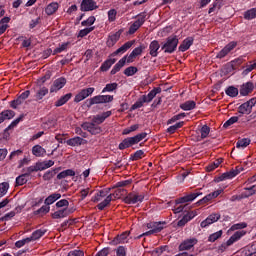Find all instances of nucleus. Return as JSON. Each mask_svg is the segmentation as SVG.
Returning a JSON list of instances; mask_svg holds the SVG:
<instances>
[{
  "instance_id": "nucleus-56",
  "label": "nucleus",
  "mask_w": 256,
  "mask_h": 256,
  "mask_svg": "<svg viewBox=\"0 0 256 256\" xmlns=\"http://www.w3.org/2000/svg\"><path fill=\"white\" fill-rule=\"evenodd\" d=\"M70 42L62 43L58 48L53 50V55H57L58 53H63V51H67V47H69Z\"/></svg>"
},
{
  "instance_id": "nucleus-3",
  "label": "nucleus",
  "mask_w": 256,
  "mask_h": 256,
  "mask_svg": "<svg viewBox=\"0 0 256 256\" xmlns=\"http://www.w3.org/2000/svg\"><path fill=\"white\" fill-rule=\"evenodd\" d=\"M113 95H97L90 99H87L84 103L85 107L91 109L93 105H99L103 103H111L113 101Z\"/></svg>"
},
{
  "instance_id": "nucleus-39",
  "label": "nucleus",
  "mask_w": 256,
  "mask_h": 256,
  "mask_svg": "<svg viewBox=\"0 0 256 256\" xmlns=\"http://www.w3.org/2000/svg\"><path fill=\"white\" fill-rule=\"evenodd\" d=\"M249 145H251V139L249 138H243L236 142L237 149H245V147H249Z\"/></svg>"
},
{
  "instance_id": "nucleus-22",
  "label": "nucleus",
  "mask_w": 256,
  "mask_h": 256,
  "mask_svg": "<svg viewBox=\"0 0 256 256\" xmlns=\"http://www.w3.org/2000/svg\"><path fill=\"white\" fill-rule=\"evenodd\" d=\"M127 63V56L122 57L112 68L110 71V74L117 75L119 71H121L122 67H125V64Z\"/></svg>"
},
{
  "instance_id": "nucleus-37",
  "label": "nucleus",
  "mask_w": 256,
  "mask_h": 256,
  "mask_svg": "<svg viewBox=\"0 0 256 256\" xmlns=\"http://www.w3.org/2000/svg\"><path fill=\"white\" fill-rule=\"evenodd\" d=\"M147 103V98L145 95H142L132 106L131 111H135V109H141L143 107V104Z\"/></svg>"
},
{
  "instance_id": "nucleus-54",
  "label": "nucleus",
  "mask_w": 256,
  "mask_h": 256,
  "mask_svg": "<svg viewBox=\"0 0 256 256\" xmlns=\"http://www.w3.org/2000/svg\"><path fill=\"white\" fill-rule=\"evenodd\" d=\"M237 121H239V117L238 116H232L230 119H228L223 124V128L224 129H229V127H231V125H235V123H237Z\"/></svg>"
},
{
  "instance_id": "nucleus-41",
  "label": "nucleus",
  "mask_w": 256,
  "mask_h": 256,
  "mask_svg": "<svg viewBox=\"0 0 256 256\" xmlns=\"http://www.w3.org/2000/svg\"><path fill=\"white\" fill-rule=\"evenodd\" d=\"M225 93L228 97H237V95H239V89L235 86H228L225 89Z\"/></svg>"
},
{
  "instance_id": "nucleus-59",
  "label": "nucleus",
  "mask_w": 256,
  "mask_h": 256,
  "mask_svg": "<svg viewBox=\"0 0 256 256\" xmlns=\"http://www.w3.org/2000/svg\"><path fill=\"white\" fill-rule=\"evenodd\" d=\"M250 64H247L246 65V69L243 70L242 72V75L245 77L247 76L248 74L251 73V71H253L254 69H256V61L253 63V62H249ZM253 63V64H251Z\"/></svg>"
},
{
  "instance_id": "nucleus-6",
  "label": "nucleus",
  "mask_w": 256,
  "mask_h": 256,
  "mask_svg": "<svg viewBox=\"0 0 256 256\" xmlns=\"http://www.w3.org/2000/svg\"><path fill=\"white\" fill-rule=\"evenodd\" d=\"M242 171H244L243 166H236L235 169H232V170L225 172L222 175L218 176L215 179V182L221 183V181H227V179H233V178L237 177V175H239V173H241Z\"/></svg>"
},
{
  "instance_id": "nucleus-29",
  "label": "nucleus",
  "mask_w": 256,
  "mask_h": 256,
  "mask_svg": "<svg viewBox=\"0 0 256 256\" xmlns=\"http://www.w3.org/2000/svg\"><path fill=\"white\" fill-rule=\"evenodd\" d=\"M197 107V103L193 100H188L180 105V109L183 111H193Z\"/></svg>"
},
{
  "instance_id": "nucleus-28",
  "label": "nucleus",
  "mask_w": 256,
  "mask_h": 256,
  "mask_svg": "<svg viewBox=\"0 0 256 256\" xmlns=\"http://www.w3.org/2000/svg\"><path fill=\"white\" fill-rule=\"evenodd\" d=\"M130 232H123L122 234L116 236L112 243L113 245H119V243H127V237H129Z\"/></svg>"
},
{
  "instance_id": "nucleus-16",
  "label": "nucleus",
  "mask_w": 256,
  "mask_h": 256,
  "mask_svg": "<svg viewBox=\"0 0 256 256\" xmlns=\"http://www.w3.org/2000/svg\"><path fill=\"white\" fill-rule=\"evenodd\" d=\"M99 6H97V2L94 0H82L80 10L81 11H95V9H98Z\"/></svg>"
},
{
  "instance_id": "nucleus-13",
  "label": "nucleus",
  "mask_w": 256,
  "mask_h": 256,
  "mask_svg": "<svg viewBox=\"0 0 256 256\" xmlns=\"http://www.w3.org/2000/svg\"><path fill=\"white\" fill-rule=\"evenodd\" d=\"M65 85H67V79L65 77L57 78L50 87V93H57V91H61Z\"/></svg>"
},
{
  "instance_id": "nucleus-60",
  "label": "nucleus",
  "mask_w": 256,
  "mask_h": 256,
  "mask_svg": "<svg viewBox=\"0 0 256 256\" xmlns=\"http://www.w3.org/2000/svg\"><path fill=\"white\" fill-rule=\"evenodd\" d=\"M39 165H40V170L45 171V169H49V167H53L55 165V161L46 160L44 162H41Z\"/></svg>"
},
{
  "instance_id": "nucleus-27",
  "label": "nucleus",
  "mask_w": 256,
  "mask_h": 256,
  "mask_svg": "<svg viewBox=\"0 0 256 256\" xmlns=\"http://www.w3.org/2000/svg\"><path fill=\"white\" fill-rule=\"evenodd\" d=\"M47 153V150L43 148L41 145H35L32 147V154L35 157H45V154Z\"/></svg>"
},
{
  "instance_id": "nucleus-51",
  "label": "nucleus",
  "mask_w": 256,
  "mask_h": 256,
  "mask_svg": "<svg viewBox=\"0 0 256 256\" xmlns=\"http://www.w3.org/2000/svg\"><path fill=\"white\" fill-rule=\"evenodd\" d=\"M57 171H58L57 169L46 171L45 174L43 175V180L51 181V179L54 178L55 175H57Z\"/></svg>"
},
{
  "instance_id": "nucleus-33",
  "label": "nucleus",
  "mask_w": 256,
  "mask_h": 256,
  "mask_svg": "<svg viewBox=\"0 0 256 256\" xmlns=\"http://www.w3.org/2000/svg\"><path fill=\"white\" fill-rule=\"evenodd\" d=\"M71 97H73L72 93H67L64 96H61L60 99L55 102V107H63V105H65V103H67Z\"/></svg>"
},
{
  "instance_id": "nucleus-48",
  "label": "nucleus",
  "mask_w": 256,
  "mask_h": 256,
  "mask_svg": "<svg viewBox=\"0 0 256 256\" xmlns=\"http://www.w3.org/2000/svg\"><path fill=\"white\" fill-rule=\"evenodd\" d=\"M49 211H51V207H49L48 205L45 204L38 210L34 211V215H40V217H43V215H47V213H49Z\"/></svg>"
},
{
  "instance_id": "nucleus-31",
  "label": "nucleus",
  "mask_w": 256,
  "mask_h": 256,
  "mask_svg": "<svg viewBox=\"0 0 256 256\" xmlns=\"http://www.w3.org/2000/svg\"><path fill=\"white\" fill-rule=\"evenodd\" d=\"M60 197H61V193H53L44 200V203L49 207V205H53L55 201H59Z\"/></svg>"
},
{
  "instance_id": "nucleus-49",
  "label": "nucleus",
  "mask_w": 256,
  "mask_h": 256,
  "mask_svg": "<svg viewBox=\"0 0 256 256\" xmlns=\"http://www.w3.org/2000/svg\"><path fill=\"white\" fill-rule=\"evenodd\" d=\"M183 125H185L184 121L177 122L176 124L168 127L167 133H169L170 135H173V133H175V131H177V129H181V127H183Z\"/></svg>"
},
{
  "instance_id": "nucleus-21",
  "label": "nucleus",
  "mask_w": 256,
  "mask_h": 256,
  "mask_svg": "<svg viewBox=\"0 0 256 256\" xmlns=\"http://www.w3.org/2000/svg\"><path fill=\"white\" fill-rule=\"evenodd\" d=\"M159 49H161L159 41L153 40L149 44V55H151L152 57H157L159 55Z\"/></svg>"
},
{
  "instance_id": "nucleus-35",
  "label": "nucleus",
  "mask_w": 256,
  "mask_h": 256,
  "mask_svg": "<svg viewBox=\"0 0 256 256\" xmlns=\"http://www.w3.org/2000/svg\"><path fill=\"white\" fill-rule=\"evenodd\" d=\"M46 233H47V230L38 229L32 233L31 237H28V238L30 239V242L37 241V239H41V237H43V235H45Z\"/></svg>"
},
{
  "instance_id": "nucleus-14",
  "label": "nucleus",
  "mask_w": 256,
  "mask_h": 256,
  "mask_svg": "<svg viewBox=\"0 0 256 256\" xmlns=\"http://www.w3.org/2000/svg\"><path fill=\"white\" fill-rule=\"evenodd\" d=\"M197 243L198 240L196 238L186 239L179 245V251H189L193 249Z\"/></svg>"
},
{
  "instance_id": "nucleus-24",
  "label": "nucleus",
  "mask_w": 256,
  "mask_h": 256,
  "mask_svg": "<svg viewBox=\"0 0 256 256\" xmlns=\"http://www.w3.org/2000/svg\"><path fill=\"white\" fill-rule=\"evenodd\" d=\"M13 117H15V111H13V110H3L0 113V125H1V123L5 122L7 120L13 119Z\"/></svg>"
},
{
  "instance_id": "nucleus-19",
  "label": "nucleus",
  "mask_w": 256,
  "mask_h": 256,
  "mask_svg": "<svg viewBox=\"0 0 256 256\" xmlns=\"http://www.w3.org/2000/svg\"><path fill=\"white\" fill-rule=\"evenodd\" d=\"M86 143H87V140L79 136L70 138L66 141V144L69 145V147H81V145H85Z\"/></svg>"
},
{
  "instance_id": "nucleus-20",
  "label": "nucleus",
  "mask_w": 256,
  "mask_h": 256,
  "mask_svg": "<svg viewBox=\"0 0 256 256\" xmlns=\"http://www.w3.org/2000/svg\"><path fill=\"white\" fill-rule=\"evenodd\" d=\"M135 44V41H128L124 43L120 48H118L116 51L112 53V57H116V55H122L123 53H126L128 49H131L133 45Z\"/></svg>"
},
{
  "instance_id": "nucleus-47",
  "label": "nucleus",
  "mask_w": 256,
  "mask_h": 256,
  "mask_svg": "<svg viewBox=\"0 0 256 256\" xmlns=\"http://www.w3.org/2000/svg\"><path fill=\"white\" fill-rule=\"evenodd\" d=\"M145 157V152L143 150H137L135 153L130 155V161H139Z\"/></svg>"
},
{
  "instance_id": "nucleus-61",
  "label": "nucleus",
  "mask_w": 256,
  "mask_h": 256,
  "mask_svg": "<svg viewBox=\"0 0 256 256\" xmlns=\"http://www.w3.org/2000/svg\"><path fill=\"white\" fill-rule=\"evenodd\" d=\"M223 7V3L219 2V0H216L212 3L211 7L208 10V14L211 15V13L215 12V9H221Z\"/></svg>"
},
{
  "instance_id": "nucleus-43",
  "label": "nucleus",
  "mask_w": 256,
  "mask_h": 256,
  "mask_svg": "<svg viewBox=\"0 0 256 256\" xmlns=\"http://www.w3.org/2000/svg\"><path fill=\"white\" fill-rule=\"evenodd\" d=\"M27 181H29V177L27 176V174L26 173L21 174L18 177H16V186L21 187L25 185Z\"/></svg>"
},
{
  "instance_id": "nucleus-52",
  "label": "nucleus",
  "mask_w": 256,
  "mask_h": 256,
  "mask_svg": "<svg viewBox=\"0 0 256 256\" xmlns=\"http://www.w3.org/2000/svg\"><path fill=\"white\" fill-rule=\"evenodd\" d=\"M222 235H223V230H220V231H217V232L211 234L208 237L209 243H215L217 241V239H221Z\"/></svg>"
},
{
  "instance_id": "nucleus-63",
  "label": "nucleus",
  "mask_w": 256,
  "mask_h": 256,
  "mask_svg": "<svg viewBox=\"0 0 256 256\" xmlns=\"http://www.w3.org/2000/svg\"><path fill=\"white\" fill-rule=\"evenodd\" d=\"M96 21L95 16H90L88 19L81 22L82 27H91Z\"/></svg>"
},
{
  "instance_id": "nucleus-34",
  "label": "nucleus",
  "mask_w": 256,
  "mask_h": 256,
  "mask_svg": "<svg viewBox=\"0 0 256 256\" xmlns=\"http://www.w3.org/2000/svg\"><path fill=\"white\" fill-rule=\"evenodd\" d=\"M59 9V3L57 2H52L50 3L46 9L45 13L46 15H54V13H57V10Z\"/></svg>"
},
{
  "instance_id": "nucleus-1",
  "label": "nucleus",
  "mask_w": 256,
  "mask_h": 256,
  "mask_svg": "<svg viewBox=\"0 0 256 256\" xmlns=\"http://www.w3.org/2000/svg\"><path fill=\"white\" fill-rule=\"evenodd\" d=\"M200 195H203L199 190H195L194 192L187 194L183 197H180L175 200L176 206L172 209L173 213H187L189 211V204L185 203H191L194 199L199 197Z\"/></svg>"
},
{
  "instance_id": "nucleus-32",
  "label": "nucleus",
  "mask_w": 256,
  "mask_h": 256,
  "mask_svg": "<svg viewBox=\"0 0 256 256\" xmlns=\"http://www.w3.org/2000/svg\"><path fill=\"white\" fill-rule=\"evenodd\" d=\"M161 93V87H155L153 90H151L148 95H145L146 102L151 103L153 101L154 97H157Z\"/></svg>"
},
{
  "instance_id": "nucleus-50",
  "label": "nucleus",
  "mask_w": 256,
  "mask_h": 256,
  "mask_svg": "<svg viewBox=\"0 0 256 256\" xmlns=\"http://www.w3.org/2000/svg\"><path fill=\"white\" fill-rule=\"evenodd\" d=\"M25 173L28 177H31V173H36L37 171H41V166L36 164L35 166H29L25 169Z\"/></svg>"
},
{
  "instance_id": "nucleus-55",
  "label": "nucleus",
  "mask_w": 256,
  "mask_h": 256,
  "mask_svg": "<svg viewBox=\"0 0 256 256\" xmlns=\"http://www.w3.org/2000/svg\"><path fill=\"white\" fill-rule=\"evenodd\" d=\"M138 71L139 69H137V67L129 66L124 70V75H126V77H133V75H135V73H137Z\"/></svg>"
},
{
  "instance_id": "nucleus-4",
  "label": "nucleus",
  "mask_w": 256,
  "mask_h": 256,
  "mask_svg": "<svg viewBox=\"0 0 256 256\" xmlns=\"http://www.w3.org/2000/svg\"><path fill=\"white\" fill-rule=\"evenodd\" d=\"M144 200H145V193H139L135 191L128 193L123 198V202L126 205H137V203H143Z\"/></svg>"
},
{
  "instance_id": "nucleus-58",
  "label": "nucleus",
  "mask_w": 256,
  "mask_h": 256,
  "mask_svg": "<svg viewBox=\"0 0 256 256\" xmlns=\"http://www.w3.org/2000/svg\"><path fill=\"white\" fill-rule=\"evenodd\" d=\"M92 31H95V26H92V27H89V28H84V29L79 31L78 37L83 39V37H87V35H89V33H91Z\"/></svg>"
},
{
  "instance_id": "nucleus-18",
  "label": "nucleus",
  "mask_w": 256,
  "mask_h": 256,
  "mask_svg": "<svg viewBox=\"0 0 256 256\" xmlns=\"http://www.w3.org/2000/svg\"><path fill=\"white\" fill-rule=\"evenodd\" d=\"M167 222H150L147 224V229H151L154 233H161L162 229H165Z\"/></svg>"
},
{
  "instance_id": "nucleus-53",
  "label": "nucleus",
  "mask_w": 256,
  "mask_h": 256,
  "mask_svg": "<svg viewBox=\"0 0 256 256\" xmlns=\"http://www.w3.org/2000/svg\"><path fill=\"white\" fill-rule=\"evenodd\" d=\"M209 133H211V128L207 125H204L200 129L201 139H207L209 137Z\"/></svg>"
},
{
  "instance_id": "nucleus-11",
  "label": "nucleus",
  "mask_w": 256,
  "mask_h": 256,
  "mask_svg": "<svg viewBox=\"0 0 256 256\" xmlns=\"http://www.w3.org/2000/svg\"><path fill=\"white\" fill-rule=\"evenodd\" d=\"M71 213H75L74 208H64L57 210L53 214H51L52 219H65V217H69Z\"/></svg>"
},
{
  "instance_id": "nucleus-10",
  "label": "nucleus",
  "mask_w": 256,
  "mask_h": 256,
  "mask_svg": "<svg viewBox=\"0 0 256 256\" xmlns=\"http://www.w3.org/2000/svg\"><path fill=\"white\" fill-rule=\"evenodd\" d=\"M95 93V88H84L80 90L79 93L76 94L74 98V103H81V101H84V99H87V97H90V95H93Z\"/></svg>"
},
{
  "instance_id": "nucleus-7",
  "label": "nucleus",
  "mask_w": 256,
  "mask_h": 256,
  "mask_svg": "<svg viewBox=\"0 0 256 256\" xmlns=\"http://www.w3.org/2000/svg\"><path fill=\"white\" fill-rule=\"evenodd\" d=\"M145 21H147V14L145 12L139 13L137 15V20L134 21L129 28V35H134V33H137V30L144 25Z\"/></svg>"
},
{
  "instance_id": "nucleus-46",
  "label": "nucleus",
  "mask_w": 256,
  "mask_h": 256,
  "mask_svg": "<svg viewBox=\"0 0 256 256\" xmlns=\"http://www.w3.org/2000/svg\"><path fill=\"white\" fill-rule=\"evenodd\" d=\"M24 117L25 115H20L18 118H16L14 121L10 123V125L5 129V131H11V129H15V127H17V125H19V123L23 121Z\"/></svg>"
},
{
  "instance_id": "nucleus-17",
  "label": "nucleus",
  "mask_w": 256,
  "mask_h": 256,
  "mask_svg": "<svg viewBox=\"0 0 256 256\" xmlns=\"http://www.w3.org/2000/svg\"><path fill=\"white\" fill-rule=\"evenodd\" d=\"M194 41H195L194 37H187L186 39H184L182 41V43L178 47V51H180L181 53H185V51H189V49H191V46L193 45Z\"/></svg>"
},
{
  "instance_id": "nucleus-42",
  "label": "nucleus",
  "mask_w": 256,
  "mask_h": 256,
  "mask_svg": "<svg viewBox=\"0 0 256 256\" xmlns=\"http://www.w3.org/2000/svg\"><path fill=\"white\" fill-rule=\"evenodd\" d=\"M243 17L244 19H246V21H251L253 19H256V8H251L245 11Z\"/></svg>"
},
{
  "instance_id": "nucleus-9",
  "label": "nucleus",
  "mask_w": 256,
  "mask_h": 256,
  "mask_svg": "<svg viewBox=\"0 0 256 256\" xmlns=\"http://www.w3.org/2000/svg\"><path fill=\"white\" fill-rule=\"evenodd\" d=\"M81 127L84 131H88L90 135H99L100 133H103V128L98 124H94V122H84Z\"/></svg>"
},
{
  "instance_id": "nucleus-15",
  "label": "nucleus",
  "mask_w": 256,
  "mask_h": 256,
  "mask_svg": "<svg viewBox=\"0 0 256 256\" xmlns=\"http://www.w3.org/2000/svg\"><path fill=\"white\" fill-rule=\"evenodd\" d=\"M253 89H255V84L249 81V82L243 83L240 86L239 93L242 97H247V95H249L250 93H253Z\"/></svg>"
},
{
  "instance_id": "nucleus-30",
  "label": "nucleus",
  "mask_w": 256,
  "mask_h": 256,
  "mask_svg": "<svg viewBox=\"0 0 256 256\" xmlns=\"http://www.w3.org/2000/svg\"><path fill=\"white\" fill-rule=\"evenodd\" d=\"M116 59L113 58V59H107L106 61H104L102 63V65L100 66V71L102 72H106V71H109V69H111V66L115 65L116 63Z\"/></svg>"
},
{
  "instance_id": "nucleus-36",
  "label": "nucleus",
  "mask_w": 256,
  "mask_h": 256,
  "mask_svg": "<svg viewBox=\"0 0 256 256\" xmlns=\"http://www.w3.org/2000/svg\"><path fill=\"white\" fill-rule=\"evenodd\" d=\"M251 111H253V109L251 106H249V104H247V102L238 107V113H241V115H250Z\"/></svg>"
},
{
  "instance_id": "nucleus-25",
  "label": "nucleus",
  "mask_w": 256,
  "mask_h": 256,
  "mask_svg": "<svg viewBox=\"0 0 256 256\" xmlns=\"http://www.w3.org/2000/svg\"><path fill=\"white\" fill-rule=\"evenodd\" d=\"M119 39H121V31L109 35L108 40L106 42L107 47H113L117 43V41H119Z\"/></svg>"
},
{
  "instance_id": "nucleus-44",
  "label": "nucleus",
  "mask_w": 256,
  "mask_h": 256,
  "mask_svg": "<svg viewBox=\"0 0 256 256\" xmlns=\"http://www.w3.org/2000/svg\"><path fill=\"white\" fill-rule=\"evenodd\" d=\"M66 177H75V172L72 169H67V170L60 172L57 175V179H59V180L65 179Z\"/></svg>"
},
{
  "instance_id": "nucleus-23",
  "label": "nucleus",
  "mask_w": 256,
  "mask_h": 256,
  "mask_svg": "<svg viewBox=\"0 0 256 256\" xmlns=\"http://www.w3.org/2000/svg\"><path fill=\"white\" fill-rule=\"evenodd\" d=\"M49 95V88L45 86H40L39 89L36 90L34 95L35 101H42L43 97Z\"/></svg>"
},
{
  "instance_id": "nucleus-12",
  "label": "nucleus",
  "mask_w": 256,
  "mask_h": 256,
  "mask_svg": "<svg viewBox=\"0 0 256 256\" xmlns=\"http://www.w3.org/2000/svg\"><path fill=\"white\" fill-rule=\"evenodd\" d=\"M221 219V214L213 213L210 214L204 221L201 222L200 227L205 229V227H209V225H213V223H217Z\"/></svg>"
},
{
  "instance_id": "nucleus-5",
  "label": "nucleus",
  "mask_w": 256,
  "mask_h": 256,
  "mask_svg": "<svg viewBox=\"0 0 256 256\" xmlns=\"http://www.w3.org/2000/svg\"><path fill=\"white\" fill-rule=\"evenodd\" d=\"M177 45H179V38L175 35L169 36L166 39V42L162 45V50L164 53H169L171 55L177 51Z\"/></svg>"
},
{
  "instance_id": "nucleus-45",
  "label": "nucleus",
  "mask_w": 256,
  "mask_h": 256,
  "mask_svg": "<svg viewBox=\"0 0 256 256\" xmlns=\"http://www.w3.org/2000/svg\"><path fill=\"white\" fill-rule=\"evenodd\" d=\"M112 196H107L102 202H100L97 205V209H99V211H103V209H105V207L109 206L112 202Z\"/></svg>"
},
{
  "instance_id": "nucleus-64",
  "label": "nucleus",
  "mask_w": 256,
  "mask_h": 256,
  "mask_svg": "<svg viewBox=\"0 0 256 256\" xmlns=\"http://www.w3.org/2000/svg\"><path fill=\"white\" fill-rule=\"evenodd\" d=\"M117 256H127V248L125 246H119L116 249Z\"/></svg>"
},
{
  "instance_id": "nucleus-8",
  "label": "nucleus",
  "mask_w": 256,
  "mask_h": 256,
  "mask_svg": "<svg viewBox=\"0 0 256 256\" xmlns=\"http://www.w3.org/2000/svg\"><path fill=\"white\" fill-rule=\"evenodd\" d=\"M247 232H245V230H239L236 231L225 244H222L219 247V251L223 252L225 251V249H227L228 247H231V245H233V243H236V241H239V239H241V237H244V235H246Z\"/></svg>"
},
{
  "instance_id": "nucleus-57",
  "label": "nucleus",
  "mask_w": 256,
  "mask_h": 256,
  "mask_svg": "<svg viewBox=\"0 0 256 256\" xmlns=\"http://www.w3.org/2000/svg\"><path fill=\"white\" fill-rule=\"evenodd\" d=\"M223 163V159L219 158L217 160H215L212 164H209L207 166V171L211 172V171H215V169H217V167H219V165Z\"/></svg>"
},
{
  "instance_id": "nucleus-62",
  "label": "nucleus",
  "mask_w": 256,
  "mask_h": 256,
  "mask_svg": "<svg viewBox=\"0 0 256 256\" xmlns=\"http://www.w3.org/2000/svg\"><path fill=\"white\" fill-rule=\"evenodd\" d=\"M9 191V184L7 182L0 183V198L5 197Z\"/></svg>"
},
{
  "instance_id": "nucleus-26",
  "label": "nucleus",
  "mask_w": 256,
  "mask_h": 256,
  "mask_svg": "<svg viewBox=\"0 0 256 256\" xmlns=\"http://www.w3.org/2000/svg\"><path fill=\"white\" fill-rule=\"evenodd\" d=\"M255 193H256L255 185L248 187V188H244V192H242L240 194L239 199H247V198L251 197L252 195H255Z\"/></svg>"
},
{
  "instance_id": "nucleus-40",
  "label": "nucleus",
  "mask_w": 256,
  "mask_h": 256,
  "mask_svg": "<svg viewBox=\"0 0 256 256\" xmlns=\"http://www.w3.org/2000/svg\"><path fill=\"white\" fill-rule=\"evenodd\" d=\"M119 84L117 82L106 84V86L102 89V93H113V91H117Z\"/></svg>"
},
{
  "instance_id": "nucleus-2",
  "label": "nucleus",
  "mask_w": 256,
  "mask_h": 256,
  "mask_svg": "<svg viewBox=\"0 0 256 256\" xmlns=\"http://www.w3.org/2000/svg\"><path fill=\"white\" fill-rule=\"evenodd\" d=\"M147 138V132L139 133L133 137L125 138L119 145L118 149L120 151H124V149H129V147H133V145H137L138 143H141L143 139Z\"/></svg>"
},
{
  "instance_id": "nucleus-38",
  "label": "nucleus",
  "mask_w": 256,
  "mask_h": 256,
  "mask_svg": "<svg viewBox=\"0 0 256 256\" xmlns=\"http://www.w3.org/2000/svg\"><path fill=\"white\" fill-rule=\"evenodd\" d=\"M123 195H127V190L125 188H118L114 193L109 194V196H112V201H115V199H120L123 197Z\"/></svg>"
}]
</instances>
